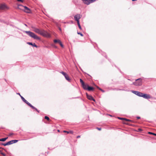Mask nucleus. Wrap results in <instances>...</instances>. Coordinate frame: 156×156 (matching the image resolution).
Returning <instances> with one entry per match:
<instances>
[{"mask_svg": "<svg viewBox=\"0 0 156 156\" xmlns=\"http://www.w3.org/2000/svg\"><path fill=\"white\" fill-rule=\"evenodd\" d=\"M1 154L3 155V156H5V154H4V153H2V152H1Z\"/></svg>", "mask_w": 156, "mask_h": 156, "instance_id": "nucleus-37", "label": "nucleus"}, {"mask_svg": "<svg viewBox=\"0 0 156 156\" xmlns=\"http://www.w3.org/2000/svg\"><path fill=\"white\" fill-rule=\"evenodd\" d=\"M96 87L97 88L99 89V88H99L97 86H96Z\"/></svg>", "mask_w": 156, "mask_h": 156, "instance_id": "nucleus-41", "label": "nucleus"}, {"mask_svg": "<svg viewBox=\"0 0 156 156\" xmlns=\"http://www.w3.org/2000/svg\"><path fill=\"white\" fill-rule=\"evenodd\" d=\"M22 100L24 101V102L25 103L26 102V101H27L24 98Z\"/></svg>", "mask_w": 156, "mask_h": 156, "instance_id": "nucleus-34", "label": "nucleus"}, {"mask_svg": "<svg viewBox=\"0 0 156 156\" xmlns=\"http://www.w3.org/2000/svg\"><path fill=\"white\" fill-rule=\"evenodd\" d=\"M96 129H97L99 130H101V128L97 127L96 128Z\"/></svg>", "mask_w": 156, "mask_h": 156, "instance_id": "nucleus-35", "label": "nucleus"}, {"mask_svg": "<svg viewBox=\"0 0 156 156\" xmlns=\"http://www.w3.org/2000/svg\"><path fill=\"white\" fill-rule=\"evenodd\" d=\"M80 136H77V138H80Z\"/></svg>", "mask_w": 156, "mask_h": 156, "instance_id": "nucleus-40", "label": "nucleus"}, {"mask_svg": "<svg viewBox=\"0 0 156 156\" xmlns=\"http://www.w3.org/2000/svg\"><path fill=\"white\" fill-rule=\"evenodd\" d=\"M137 0H132V1H136Z\"/></svg>", "mask_w": 156, "mask_h": 156, "instance_id": "nucleus-43", "label": "nucleus"}, {"mask_svg": "<svg viewBox=\"0 0 156 156\" xmlns=\"http://www.w3.org/2000/svg\"><path fill=\"white\" fill-rule=\"evenodd\" d=\"M2 145H3L4 146H6V145H8V144H7V143H5V144H2Z\"/></svg>", "mask_w": 156, "mask_h": 156, "instance_id": "nucleus-31", "label": "nucleus"}, {"mask_svg": "<svg viewBox=\"0 0 156 156\" xmlns=\"http://www.w3.org/2000/svg\"><path fill=\"white\" fill-rule=\"evenodd\" d=\"M77 24H78V27L79 28V29H80V30H81L82 29V28L80 26V22H79V21H78V22H77Z\"/></svg>", "mask_w": 156, "mask_h": 156, "instance_id": "nucleus-22", "label": "nucleus"}, {"mask_svg": "<svg viewBox=\"0 0 156 156\" xmlns=\"http://www.w3.org/2000/svg\"><path fill=\"white\" fill-rule=\"evenodd\" d=\"M18 141V140H12L11 141H9L7 143L8 145H9L10 144H13V143H16Z\"/></svg>", "mask_w": 156, "mask_h": 156, "instance_id": "nucleus-12", "label": "nucleus"}, {"mask_svg": "<svg viewBox=\"0 0 156 156\" xmlns=\"http://www.w3.org/2000/svg\"><path fill=\"white\" fill-rule=\"evenodd\" d=\"M81 17V15L80 14H77L74 17V19L77 21V22L79 21V20Z\"/></svg>", "mask_w": 156, "mask_h": 156, "instance_id": "nucleus-8", "label": "nucleus"}, {"mask_svg": "<svg viewBox=\"0 0 156 156\" xmlns=\"http://www.w3.org/2000/svg\"><path fill=\"white\" fill-rule=\"evenodd\" d=\"M87 90L89 91H91L93 90L94 88L92 87H89L88 86V87Z\"/></svg>", "mask_w": 156, "mask_h": 156, "instance_id": "nucleus-17", "label": "nucleus"}, {"mask_svg": "<svg viewBox=\"0 0 156 156\" xmlns=\"http://www.w3.org/2000/svg\"><path fill=\"white\" fill-rule=\"evenodd\" d=\"M26 103L27 105H28L29 106H30V107L32 108L33 109H34L37 112H39V111L38 110V109L36 108L35 107H34V106H33V105H32L29 102H28L27 101H26Z\"/></svg>", "mask_w": 156, "mask_h": 156, "instance_id": "nucleus-10", "label": "nucleus"}, {"mask_svg": "<svg viewBox=\"0 0 156 156\" xmlns=\"http://www.w3.org/2000/svg\"><path fill=\"white\" fill-rule=\"evenodd\" d=\"M61 73L64 76L65 78L67 80L69 81H70V79L68 75L66 73L63 72H62Z\"/></svg>", "mask_w": 156, "mask_h": 156, "instance_id": "nucleus-7", "label": "nucleus"}, {"mask_svg": "<svg viewBox=\"0 0 156 156\" xmlns=\"http://www.w3.org/2000/svg\"><path fill=\"white\" fill-rule=\"evenodd\" d=\"M8 138V137H5V138H2L0 139V141H5Z\"/></svg>", "mask_w": 156, "mask_h": 156, "instance_id": "nucleus-20", "label": "nucleus"}, {"mask_svg": "<svg viewBox=\"0 0 156 156\" xmlns=\"http://www.w3.org/2000/svg\"><path fill=\"white\" fill-rule=\"evenodd\" d=\"M87 98L90 100H92L94 101H95V100L93 98V97L92 96L88 95L87 94Z\"/></svg>", "mask_w": 156, "mask_h": 156, "instance_id": "nucleus-14", "label": "nucleus"}, {"mask_svg": "<svg viewBox=\"0 0 156 156\" xmlns=\"http://www.w3.org/2000/svg\"><path fill=\"white\" fill-rule=\"evenodd\" d=\"M26 103L27 105H28L29 106H30V107L32 108L33 109H34L37 112H39V111L38 110V109L36 108L35 107H34V106H33V105H32L29 102H28L27 101H26Z\"/></svg>", "mask_w": 156, "mask_h": 156, "instance_id": "nucleus-9", "label": "nucleus"}, {"mask_svg": "<svg viewBox=\"0 0 156 156\" xmlns=\"http://www.w3.org/2000/svg\"><path fill=\"white\" fill-rule=\"evenodd\" d=\"M7 8L5 5L3 4L0 5V10H4Z\"/></svg>", "mask_w": 156, "mask_h": 156, "instance_id": "nucleus-11", "label": "nucleus"}, {"mask_svg": "<svg viewBox=\"0 0 156 156\" xmlns=\"http://www.w3.org/2000/svg\"><path fill=\"white\" fill-rule=\"evenodd\" d=\"M32 28L33 29V30L36 32V33H37L39 34H40L41 33L42 30H40L39 29L36 28L35 27H32Z\"/></svg>", "mask_w": 156, "mask_h": 156, "instance_id": "nucleus-6", "label": "nucleus"}, {"mask_svg": "<svg viewBox=\"0 0 156 156\" xmlns=\"http://www.w3.org/2000/svg\"><path fill=\"white\" fill-rule=\"evenodd\" d=\"M25 33L34 39L40 40V38L34 33L30 31H25Z\"/></svg>", "mask_w": 156, "mask_h": 156, "instance_id": "nucleus-1", "label": "nucleus"}, {"mask_svg": "<svg viewBox=\"0 0 156 156\" xmlns=\"http://www.w3.org/2000/svg\"><path fill=\"white\" fill-rule=\"evenodd\" d=\"M99 90H101L103 92H105L104 90H102L101 88H99Z\"/></svg>", "mask_w": 156, "mask_h": 156, "instance_id": "nucleus-36", "label": "nucleus"}, {"mask_svg": "<svg viewBox=\"0 0 156 156\" xmlns=\"http://www.w3.org/2000/svg\"><path fill=\"white\" fill-rule=\"evenodd\" d=\"M83 2L87 5H89L91 3L95 1L96 0H82Z\"/></svg>", "mask_w": 156, "mask_h": 156, "instance_id": "nucleus-5", "label": "nucleus"}, {"mask_svg": "<svg viewBox=\"0 0 156 156\" xmlns=\"http://www.w3.org/2000/svg\"><path fill=\"white\" fill-rule=\"evenodd\" d=\"M45 119H47V120L49 121L50 120L49 118L47 116H45L44 117Z\"/></svg>", "mask_w": 156, "mask_h": 156, "instance_id": "nucleus-28", "label": "nucleus"}, {"mask_svg": "<svg viewBox=\"0 0 156 156\" xmlns=\"http://www.w3.org/2000/svg\"><path fill=\"white\" fill-rule=\"evenodd\" d=\"M59 30H61V29L60 28H59Z\"/></svg>", "mask_w": 156, "mask_h": 156, "instance_id": "nucleus-44", "label": "nucleus"}, {"mask_svg": "<svg viewBox=\"0 0 156 156\" xmlns=\"http://www.w3.org/2000/svg\"><path fill=\"white\" fill-rule=\"evenodd\" d=\"M137 119H140V117H137Z\"/></svg>", "mask_w": 156, "mask_h": 156, "instance_id": "nucleus-42", "label": "nucleus"}, {"mask_svg": "<svg viewBox=\"0 0 156 156\" xmlns=\"http://www.w3.org/2000/svg\"><path fill=\"white\" fill-rule=\"evenodd\" d=\"M148 133L150 134H152L156 136V134L151 132H148Z\"/></svg>", "mask_w": 156, "mask_h": 156, "instance_id": "nucleus-26", "label": "nucleus"}, {"mask_svg": "<svg viewBox=\"0 0 156 156\" xmlns=\"http://www.w3.org/2000/svg\"><path fill=\"white\" fill-rule=\"evenodd\" d=\"M142 97L145 99H149L151 98L150 95L147 94H143Z\"/></svg>", "mask_w": 156, "mask_h": 156, "instance_id": "nucleus-13", "label": "nucleus"}, {"mask_svg": "<svg viewBox=\"0 0 156 156\" xmlns=\"http://www.w3.org/2000/svg\"><path fill=\"white\" fill-rule=\"evenodd\" d=\"M133 84L136 86H140L142 84V80L141 78H139L136 80Z\"/></svg>", "mask_w": 156, "mask_h": 156, "instance_id": "nucleus-3", "label": "nucleus"}, {"mask_svg": "<svg viewBox=\"0 0 156 156\" xmlns=\"http://www.w3.org/2000/svg\"><path fill=\"white\" fill-rule=\"evenodd\" d=\"M40 35H42V36L44 37H46L47 38L50 37V34L49 33H48L47 32L44 30H42V31Z\"/></svg>", "mask_w": 156, "mask_h": 156, "instance_id": "nucleus-4", "label": "nucleus"}, {"mask_svg": "<svg viewBox=\"0 0 156 156\" xmlns=\"http://www.w3.org/2000/svg\"><path fill=\"white\" fill-rule=\"evenodd\" d=\"M59 44H60L61 47H62V48L63 47V45L61 41H60Z\"/></svg>", "mask_w": 156, "mask_h": 156, "instance_id": "nucleus-29", "label": "nucleus"}, {"mask_svg": "<svg viewBox=\"0 0 156 156\" xmlns=\"http://www.w3.org/2000/svg\"><path fill=\"white\" fill-rule=\"evenodd\" d=\"M83 88L85 90H87L88 85L87 84L84 83L82 85Z\"/></svg>", "mask_w": 156, "mask_h": 156, "instance_id": "nucleus-15", "label": "nucleus"}, {"mask_svg": "<svg viewBox=\"0 0 156 156\" xmlns=\"http://www.w3.org/2000/svg\"><path fill=\"white\" fill-rule=\"evenodd\" d=\"M80 82L81 83L82 85L84 83V82L81 79H80Z\"/></svg>", "mask_w": 156, "mask_h": 156, "instance_id": "nucleus-25", "label": "nucleus"}, {"mask_svg": "<svg viewBox=\"0 0 156 156\" xmlns=\"http://www.w3.org/2000/svg\"><path fill=\"white\" fill-rule=\"evenodd\" d=\"M77 34H78L80 35L81 36H83V34L82 33H80L77 32Z\"/></svg>", "mask_w": 156, "mask_h": 156, "instance_id": "nucleus-32", "label": "nucleus"}, {"mask_svg": "<svg viewBox=\"0 0 156 156\" xmlns=\"http://www.w3.org/2000/svg\"><path fill=\"white\" fill-rule=\"evenodd\" d=\"M20 7L18 8L20 9H22L25 12L27 13H30L31 12V10L29 8L26 6H23L22 5H20L19 6Z\"/></svg>", "mask_w": 156, "mask_h": 156, "instance_id": "nucleus-2", "label": "nucleus"}, {"mask_svg": "<svg viewBox=\"0 0 156 156\" xmlns=\"http://www.w3.org/2000/svg\"><path fill=\"white\" fill-rule=\"evenodd\" d=\"M118 118L119 119L122 120H125V118H120V117H118Z\"/></svg>", "mask_w": 156, "mask_h": 156, "instance_id": "nucleus-30", "label": "nucleus"}, {"mask_svg": "<svg viewBox=\"0 0 156 156\" xmlns=\"http://www.w3.org/2000/svg\"><path fill=\"white\" fill-rule=\"evenodd\" d=\"M17 94H18L20 96V97L21 98V99L22 100L24 98L19 93H17Z\"/></svg>", "mask_w": 156, "mask_h": 156, "instance_id": "nucleus-27", "label": "nucleus"}, {"mask_svg": "<svg viewBox=\"0 0 156 156\" xmlns=\"http://www.w3.org/2000/svg\"><path fill=\"white\" fill-rule=\"evenodd\" d=\"M60 41L59 40H55L54 41V42L55 43H59L60 42Z\"/></svg>", "mask_w": 156, "mask_h": 156, "instance_id": "nucleus-21", "label": "nucleus"}, {"mask_svg": "<svg viewBox=\"0 0 156 156\" xmlns=\"http://www.w3.org/2000/svg\"><path fill=\"white\" fill-rule=\"evenodd\" d=\"M63 132L64 133H71L72 134H73V131H64Z\"/></svg>", "mask_w": 156, "mask_h": 156, "instance_id": "nucleus-19", "label": "nucleus"}, {"mask_svg": "<svg viewBox=\"0 0 156 156\" xmlns=\"http://www.w3.org/2000/svg\"><path fill=\"white\" fill-rule=\"evenodd\" d=\"M13 134H14L13 133H11L9 134V136H11L13 135Z\"/></svg>", "mask_w": 156, "mask_h": 156, "instance_id": "nucleus-33", "label": "nucleus"}, {"mask_svg": "<svg viewBox=\"0 0 156 156\" xmlns=\"http://www.w3.org/2000/svg\"><path fill=\"white\" fill-rule=\"evenodd\" d=\"M124 120H125L126 121L130 122H133V121L132 120H130L129 119H126V118H125Z\"/></svg>", "mask_w": 156, "mask_h": 156, "instance_id": "nucleus-24", "label": "nucleus"}, {"mask_svg": "<svg viewBox=\"0 0 156 156\" xmlns=\"http://www.w3.org/2000/svg\"><path fill=\"white\" fill-rule=\"evenodd\" d=\"M138 130L139 131H142V129H138Z\"/></svg>", "mask_w": 156, "mask_h": 156, "instance_id": "nucleus-39", "label": "nucleus"}, {"mask_svg": "<svg viewBox=\"0 0 156 156\" xmlns=\"http://www.w3.org/2000/svg\"><path fill=\"white\" fill-rule=\"evenodd\" d=\"M27 44H29V45H31L34 47H37V45L35 44V43H34L33 44L31 42H28Z\"/></svg>", "mask_w": 156, "mask_h": 156, "instance_id": "nucleus-16", "label": "nucleus"}, {"mask_svg": "<svg viewBox=\"0 0 156 156\" xmlns=\"http://www.w3.org/2000/svg\"><path fill=\"white\" fill-rule=\"evenodd\" d=\"M143 94V93L140 92V93L139 94H138V96H140V97H142Z\"/></svg>", "mask_w": 156, "mask_h": 156, "instance_id": "nucleus-23", "label": "nucleus"}, {"mask_svg": "<svg viewBox=\"0 0 156 156\" xmlns=\"http://www.w3.org/2000/svg\"><path fill=\"white\" fill-rule=\"evenodd\" d=\"M18 2H23V0H17Z\"/></svg>", "mask_w": 156, "mask_h": 156, "instance_id": "nucleus-38", "label": "nucleus"}, {"mask_svg": "<svg viewBox=\"0 0 156 156\" xmlns=\"http://www.w3.org/2000/svg\"><path fill=\"white\" fill-rule=\"evenodd\" d=\"M132 92L134 94H135L137 95V96L139 94V93H140V92H139V91H132Z\"/></svg>", "mask_w": 156, "mask_h": 156, "instance_id": "nucleus-18", "label": "nucleus"}]
</instances>
